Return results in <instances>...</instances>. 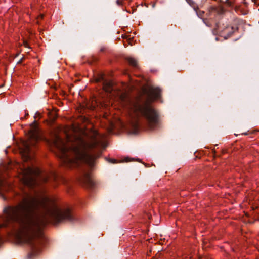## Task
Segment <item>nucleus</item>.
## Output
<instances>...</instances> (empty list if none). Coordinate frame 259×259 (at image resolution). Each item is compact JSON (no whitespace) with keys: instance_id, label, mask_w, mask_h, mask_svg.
Segmentation results:
<instances>
[{"instance_id":"nucleus-1","label":"nucleus","mask_w":259,"mask_h":259,"mask_svg":"<svg viewBox=\"0 0 259 259\" xmlns=\"http://www.w3.org/2000/svg\"><path fill=\"white\" fill-rule=\"evenodd\" d=\"M3 213L7 221L19 224L18 240L28 245L34 254L43 246L42 229L48 223L56 225L73 220L70 209L59 208L55 199L46 195L45 191L35 196L26 193L20 202L5 207Z\"/></svg>"},{"instance_id":"nucleus-2","label":"nucleus","mask_w":259,"mask_h":259,"mask_svg":"<svg viewBox=\"0 0 259 259\" xmlns=\"http://www.w3.org/2000/svg\"><path fill=\"white\" fill-rule=\"evenodd\" d=\"M53 144L60 152L62 162L68 167L77 166L81 162L92 167L102 153L101 138L97 131L93 132L88 141L80 136L77 137L71 145L55 134Z\"/></svg>"},{"instance_id":"nucleus-3","label":"nucleus","mask_w":259,"mask_h":259,"mask_svg":"<svg viewBox=\"0 0 259 259\" xmlns=\"http://www.w3.org/2000/svg\"><path fill=\"white\" fill-rule=\"evenodd\" d=\"M144 92L147 95L148 99L143 104L136 107V111L145 119L148 128L154 130L159 127L160 118L159 113L150 104V102L160 98L161 90L158 88L151 87L144 89Z\"/></svg>"},{"instance_id":"nucleus-4","label":"nucleus","mask_w":259,"mask_h":259,"mask_svg":"<svg viewBox=\"0 0 259 259\" xmlns=\"http://www.w3.org/2000/svg\"><path fill=\"white\" fill-rule=\"evenodd\" d=\"M21 181L26 186L33 187L39 185L38 179L42 183L50 182L53 187L57 185L53 183L58 180V176L54 172L41 174V170L35 166H29L21 169L19 174Z\"/></svg>"},{"instance_id":"nucleus-5","label":"nucleus","mask_w":259,"mask_h":259,"mask_svg":"<svg viewBox=\"0 0 259 259\" xmlns=\"http://www.w3.org/2000/svg\"><path fill=\"white\" fill-rule=\"evenodd\" d=\"M40 139V136L37 127H34L31 129L28 133V139L25 143L26 150L29 151L30 147L34 146Z\"/></svg>"},{"instance_id":"nucleus-6","label":"nucleus","mask_w":259,"mask_h":259,"mask_svg":"<svg viewBox=\"0 0 259 259\" xmlns=\"http://www.w3.org/2000/svg\"><path fill=\"white\" fill-rule=\"evenodd\" d=\"M79 181L84 186L88 188H92L95 185L91 173L89 172H84L79 178Z\"/></svg>"},{"instance_id":"nucleus-7","label":"nucleus","mask_w":259,"mask_h":259,"mask_svg":"<svg viewBox=\"0 0 259 259\" xmlns=\"http://www.w3.org/2000/svg\"><path fill=\"white\" fill-rule=\"evenodd\" d=\"M237 21L234 20L230 25L227 26L223 30L222 32L223 34L230 35L238 30Z\"/></svg>"},{"instance_id":"nucleus-8","label":"nucleus","mask_w":259,"mask_h":259,"mask_svg":"<svg viewBox=\"0 0 259 259\" xmlns=\"http://www.w3.org/2000/svg\"><path fill=\"white\" fill-rule=\"evenodd\" d=\"M103 89L106 92L111 93L113 91V84L111 81H105L103 84Z\"/></svg>"},{"instance_id":"nucleus-9","label":"nucleus","mask_w":259,"mask_h":259,"mask_svg":"<svg viewBox=\"0 0 259 259\" xmlns=\"http://www.w3.org/2000/svg\"><path fill=\"white\" fill-rule=\"evenodd\" d=\"M126 60L130 65L135 68H138V64L137 61L136 59L132 57H128L126 58Z\"/></svg>"},{"instance_id":"nucleus-10","label":"nucleus","mask_w":259,"mask_h":259,"mask_svg":"<svg viewBox=\"0 0 259 259\" xmlns=\"http://www.w3.org/2000/svg\"><path fill=\"white\" fill-rule=\"evenodd\" d=\"M188 3L193 8L196 12L198 9V5L193 0H187Z\"/></svg>"},{"instance_id":"nucleus-11","label":"nucleus","mask_w":259,"mask_h":259,"mask_svg":"<svg viewBox=\"0 0 259 259\" xmlns=\"http://www.w3.org/2000/svg\"><path fill=\"white\" fill-rule=\"evenodd\" d=\"M119 99L122 102H125L127 99V95L126 93H119Z\"/></svg>"},{"instance_id":"nucleus-12","label":"nucleus","mask_w":259,"mask_h":259,"mask_svg":"<svg viewBox=\"0 0 259 259\" xmlns=\"http://www.w3.org/2000/svg\"><path fill=\"white\" fill-rule=\"evenodd\" d=\"M235 0H226V2L229 6H233Z\"/></svg>"},{"instance_id":"nucleus-13","label":"nucleus","mask_w":259,"mask_h":259,"mask_svg":"<svg viewBox=\"0 0 259 259\" xmlns=\"http://www.w3.org/2000/svg\"><path fill=\"white\" fill-rule=\"evenodd\" d=\"M108 161L111 163H116V160L115 159H109L108 160Z\"/></svg>"},{"instance_id":"nucleus-14","label":"nucleus","mask_w":259,"mask_h":259,"mask_svg":"<svg viewBox=\"0 0 259 259\" xmlns=\"http://www.w3.org/2000/svg\"><path fill=\"white\" fill-rule=\"evenodd\" d=\"M116 3L119 5H122V0H117Z\"/></svg>"},{"instance_id":"nucleus-15","label":"nucleus","mask_w":259,"mask_h":259,"mask_svg":"<svg viewBox=\"0 0 259 259\" xmlns=\"http://www.w3.org/2000/svg\"><path fill=\"white\" fill-rule=\"evenodd\" d=\"M43 18H44V15H42V14H40V15H39L38 16L37 19H42Z\"/></svg>"},{"instance_id":"nucleus-16","label":"nucleus","mask_w":259,"mask_h":259,"mask_svg":"<svg viewBox=\"0 0 259 259\" xmlns=\"http://www.w3.org/2000/svg\"><path fill=\"white\" fill-rule=\"evenodd\" d=\"M5 183L3 181H0V186L3 187H4Z\"/></svg>"},{"instance_id":"nucleus-17","label":"nucleus","mask_w":259,"mask_h":259,"mask_svg":"<svg viewBox=\"0 0 259 259\" xmlns=\"http://www.w3.org/2000/svg\"><path fill=\"white\" fill-rule=\"evenodd\" d=\"M23 45L25 47H28V44L26 41H24Z\"/></svg>"},{"instance_id":"nucleus-18","label":"nucleus","mask_w":259,"mask_h":259,"mask_svg":"<svg viewBox=\"0 0 259 259\" xmlns=\"http://www.w3.org/2000/svg\"><path fill=\"white\" fill-rule=\"evenodd\" d=\"M218 9H219V10L220 11V12H221V13H223V8H222V7H219Z\"/></svg>"},{"instance_id":"nucleus-19","label":"nucleus","mask_w":259,"mask_h":259,"mask_svg":"<svg viewBox=\"0 0 259 259\" xmlns=\"http://www.w3.org/2000/svg\"><path fill=\"white\" fill-rule=\"evenodd\" d=\"M70 140V138L68 135H67V141H69Z\"/></svg>"},{"instance_id":"nucleus-20","label":"nucleus","mask_w":259,"mask_h":259,"mask_svg":"<svg viewBox=\"0 0 259 259\" xmlns=\"http://www.w3.org/2000/svg\"><path fill=\"white\" fill-rule=\"evenodd\" d=\"M25 115L26 116H28V112L27 111H25Z\"/></svg>"},{"instance_id":"nucleus-21","label":"nucleus","mask_w":259,"mask_h":259,"mask_svg":"<svg viewBox=\"0 0 259 259\" xmlns=\"http://www.w3.org/2000/svg\"><path fill=\"white\" fill-rule=\"evenodd\" d=\"M35 123H36V122H35V121H34L32 123V125H34L35 124Z\"/></svg>"},{"instance_id":"nucleus-22","label":"nucleus","mask_w":259,"mask_h":259,"mask_svg":"<svg viewBox=\"0 0 259 259\" xmlns=\"http://www.w3.org/2000/svg\"><path fill=\"white\" fill-rule=\"evenodd\" d=\"M56 118H57V117H54V118H53V121L55 120V119H56Z\"/></svg>"}]
</instances>
